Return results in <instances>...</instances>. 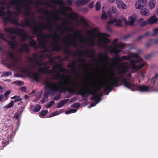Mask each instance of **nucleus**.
Masks as SVG:
<instances>
[{
    "mask_svg": "<svg viewBox=\"0 0 158 158\" xmlns=\"http://www.w3.org/2000/svg\"><path fill=\"white\" fill-rule=\"evenodd\" d=\"M110 81L107 82L106 85H103L104 91L107 95L112 90L113 86L118 87L122 85H123L125 87L132 91L139 90L143 92L149 91V86L134 84L130 81L127 80V78H123L121 76L115 77L112 79L110 80Z\"/></svg>",
    "mask_w": 158,
    "mask_h": 158,
    "instance_id": "obj_1",
    "label": "nucleus"
},
{
    "mask_svg": "<svg viewBox=\"0 0 158 158\" xmlns=\"http://www.w3.org/2000/svg\"><path fill=\"white\" fill-rule=\"evenodd\" d=\"M51 17V16H50L47 18V23L46 25H44L43 24L36 25L33 28L32 30L33 34L38 35L37 41L40 45L47 52H48L46 46L48 41L45 39L44 34L42 33L41 31L45 29L49 31H51L52 30L51 28L52 25Z\"/></svg>",
    "mask_w": 158,
    "mask_h": 158,
    "instance_id": "obj_2",
    "label": "nucleus"
},
{
    "mask_svg": "<svg viewBox=\"0 0 158 158\" xmlns=\"http://www.w3.org/2000/svg\"><path fill=\"white\" fill-rule=\"evenodd\" d=\"M4 31L10 34L14 33L17 34L20 37V41L22 43L26 41L29 37V34L26 31H24L23 29L18 27L16 29L11 27L5 29Z\"/></svg>",
    "mask_w": 158,
    "mask_h": 158,
    "instance_id": "obj_3",
    "label": "nucleus"
},
{
    "mask_svg": "<svg viewBox=\"0 0 158 158\" xmlns=\"http://www.w3.org/2000/svg\"><path fill=\"white\" fill-rule=\"evenodd\" d=\"M106 84H102L101 86H98L95 89H91L89 87L88 89L82 88L79 89L76 93V94L77 95H80L82 97H84L86 95V97L89 95H99L97 94L98 91H100L102 89V87L104 88L103 85Z\"/></svg>",
    "mask_w": 158,
    "mask_h": 158,
    "instance_id": "obj_4",
    "label": "nucleus"
},
{
    "mask_svg": "<svg viewBox=\"0 0 158 158\" xmlns=\"http://www.w3.org/2000/svg\"><path fill=\"white\" fill-rule=\"evenodd\" d=\"M45 39L52 38L53 40V42L52 44V48L54 51H58L61 50V46L59 42L60 39V36L56 32L53 34V36L51 34H44Z\"/></svg>",
    "mask_w": 158,
    "mask_h": 158,
    "instance_id": "obj_5",
    "label": "nucleus"
},
{
    "mask_svg": "<svg viewBox=\"0 0 158 158\" xmlns=\"http://www.w3.org/2000/svg\"><path fill=\"white\" fill-rule=\"evenodd\" d=\"M45 85L47 88V89L45 91L43 95V97L45 98H47L48 97L51 93L50 91L54 93L57 92L58 90L57 85L55 83L47 81Z\"/></svg>",
    "mask_w": 158,
    "mask_h": 158,
    "instance_id": "obj_6",
    "label": "nucleus"
},
{
    "mask_svg": "<svg viewBox=\"0 0 158 158\" xmlns=\"http://www.w3.org/2000/svg\"><path fill=\"white\" fill-rule=\"evenodd\" d=\"M31 17L25 18L21 22L23 21L21 24V26L23 27H31L32 25H35V26L37 25L35 23V19L34 17L32 18V20H31Z\"/></svg>",
    "mask_w": 158,
    "mask_h": 158,
    "instance_id": "obj_7",
    "label": "nucleus"
},
{
    "mask_svg": "<svg viewBox=\"0 0 158 158\" xmlns=\"http://www.w3.org/2000/svg\"><path fill=\"white\" fill-rule=\"evenodd\" d=\"M142 60V59H140L139 60H130V62L131 64L130 66L131 69L136 71H138L140 70L141 69L144 67L145 64L144 63H142L137 65H136L135 64V63H139Z\"/></svg>",
    "mask_w": 158,
    "mask_h": 158,
    "instance_id": "obj_8",
    "label": "nucleus"
},
{
    "mask_svg": "<svg viewBox=\"0 0 158 158\" xmlns=\"http://www.w3.org/2000/svg\"><path fill=\"white\" fill-rule=\"evenodd\" d=\"M59 83L61 85L66 86V90L68 92L70 93H74V92L75 91V89L76 88L79 87V86L77 85V83L75 82L72 83L71 85L72 87L74 88V89H70L68 86V85L70 84V83L67 81H65L64 82L60 81L59 82Z\"/></svg>",
    "mask_w": 158,
    "mask_h": 158,
    "instance_id": "obj_9",
    "label": "nucleus"
},
{
    "mask_svg": "<svg viewBox=\"0 0 158 158\" xmlns=\"http://www.w3.org/2000/svg\"><path fill=\"white\" fill-rule=\"evenodd\" d=\"M36 2L37 4V5L36 6L35 8L38 9L37 12L40 13V14L44 15H48L52 13V11H49L47 9H44L38 5V4H42L40 1L37 0Z\"/></svg>",
    "mask_w": 158,
    "mask_h": 158,
    "instance_id": "obj_10",
    "label": "nucleus"
},
{
    "mask_svg": "<svg viewBox=\"0 0 158 158\" xmlns=\"http://www.w3.org/2000/svg\"><path fill=\"white\" fill-rule=\"evenodd\" d=\"M57 68H59L60 71L63 73L67 72V71L69 70V69H64L60 64H56L52 67V69L49 70V73L52 74L58 72Z\"/></svg>",
    "mask_w": 158,
    "mask_h": 158,
    "instance_id": "obj_11",
    "label": "nucleus"
},
{
    "mask_svg": "<svg viewBox=\"0 0 158 158\" xmlns=\"http://www.w3.org/2000/svg\"><path fill=\"white\" fill-rule=\"evenodd\" d=\"M137 18V15L136 14L133 13L131 16L129 17V21H127L126 19H125L124 23L127 25L133 26Z\"/></svg>",
    "mask_w": 158,
    "mask_h": 158,
    "instance_id": "obj_12",
    "label": "nucleus"
},
{
    "mask_svg": "<svg viewBox=\"0 0 158 158\" xmlns=\"http://www.w3.org/2000/svg\"><path fill=\"white\" fill-rule=\"evenodd\" d=\"M94 53V51L93 49H92L89 52L87 51H77L76 52V53L79 56H81L82 55H87L89 58L93 59L95 57Z\"/></svg>",
    "mask_w": 158,
    "mask_h": 158,
    "instance_id": "obj_13",
    "label": "nucleus"
},
{
    "mask_svg": "<svg viewBox=\"0 0 158 158\" xmlns=\"http://www.w3.org/2000/svg\"><path fill=\"white\" fill-rule=\"evenodd\" d=\"M128 63L127 62H125L122 64L118 67L119 69L120 70L118 72V74H122L124 75L128 70L129 69V67L128 65Z\"/></svg>",
    "mask_w": 158,
    "mask_h": 158,
    "instance_id": "obj_14",
    "label": "nucleus"
},
{
    "mask_svg": "<svg viewBox=\"0 0 158 158\" xmlns=\"http://www.w3.org/2000/svg\"><path fill=\"white\" fill-rule=\"evenodd\" d=\"M3 20L5 23H6L7 21H8L17 26H21V24H20L19 23L18 19H13L10 17L7 16L3 18Z\"/></svg>",
    "mask_w": 158,
    "mask_h": 158,
    "instance_id": "obj_15",
    "label": "nucleus"
},
{
    "mask_svg": "<svg viewBox=\"0 0 158 158\" xmlns=\"http://www.w3.org/2000/svg\"><path fill=\"white\" fill-rule=\"evenodd\" d=\"M102 95V93H100L99 94V95H93L90 98L91 100H94L96 102L94 103H91L90 104V107H93L98 104L100 101L101 100V97Z\"/></svg>",
    "mask_w": 158,
    "mask_h": 158,
    "instance_id": "obj_16",
    "label": "nucleus"
},
{
    "mask_svg": "<svg viewBox=\"0 0 158 158\" xmlns=\"http://www.w3.org/2000/svg\"><path fill=\"white\" fill-rule=\"evenodd\" d=\"M114 23H116L115 26L117 27H119L122 26V21L121 19H119L114 18L111 20L107 22L108 24H112Z\"/></svg>",
    "mask_w": 158,
    "mask_h": 158,
    "instance_id": "obj_17",
    "label": "nucleus"
},
{
    "mask_svg": "<svg viewBox=\"0 0 158 158\" xmlns=\"http://www.w3.org/2000/svg\"><path fill=\"white\" fill-rule=\"evenodd\" d=\"M146 3V0H139L135 4V6L137 9H141L145 6Z\"/></svg>",
    "mask_w": 158,
    "mask_h": 158,
    "instance_id": "obj_18",
    "label": "nucleus"
},
{
    "mask_svg": "<svg viewBox=\"0 0 158 158\" xmlns=\"http://www.w3.org/2000/svg\"><path fill=\"white\" fill-rule=\"evenodd\" d=\"M117 47H116L115 45L114 47V48L112 49L111 52L115 54V59L118 61H121V59L120 57H119V56L118 53L120 52L121 51L118 50L116 48Z\"/></svg>",
    "mask_w": 158,
    "mask_h": 158,
    "instance_id": "obj_19",
    "label": "nucleus"
},
{
    "mask_svg": "<svg viewBox=\"0 0 158 158\" xmlns=\"http://www.w3.org/2000/svg\"><path fill=\"white\" fill-rule=\"evenodd\" d=\"M100 34L101 37L103 38V41L104 43H109L110 42V39L106 37H110V35L105 33H100Z\"/></svg>",
    "mask_w": 158,
    "mask_h": 158,
    "instance_id": "obj_20",
    "label": "nucleus"
},
{
    "mask_svg": "<svg viewBox=\"0 0 158 158\" xmlns=\"http://www.w3.org/2000/svg\"><path fill=\"white\" fill-rule=\"evenodd\" d=\"M158 21V18L155 15L152 16L148 20V24L151 25L156 23Z\"/></svg>",
    "mask_w": 158,
    "mask_h": 158,
    "instance_id": "obj_21",
    "label": "nucleus"
},
{
    "mask_svg": "<svg viewBox=\"0 0 158 158\" xmlns=\"http://www.w3.org/2000/svg\"><path fill=\"white\" fill-rule=\"evenodd\" d=\"M56 73H57L56 74L52 75V76L53 77V78H52V79L56 80L58 78L62 77V76L66 77L68 79L70 78V75H61L58 71Z\"/></svg>",
    "mask_w": 158,
    "mask_h": 158,
    "instance_id": "obj_22",
    "label": "nucleus"
},
{
    "mask_svg": "<svg viewBox=\"0 0 158 158\" xmlns=\"http://www.w3.org/2000/svg\"><path fill=\"white\" fill-rule=\"evenodd\" d=\"M76 63L75 61H73V62L69 63L67 66L68 67L72 69V71L75 73L77 72L76 68Z\"/></svg>",
    "mask_w": 158,
    "mask_h": 158,
    "instance_id": "obj_23",
    "label": "nucleus"
},
{
    "mask_svg": "<svg viewBox=\"0 0 158 158\" xmlns=\"http://www.w3.org/2000/svg\"><path fill=\"white\" fill-rule=\"evenodd\" d=\"M89 1V0H77L75 3L77 6H81L86 5Z\"/></svg>",
    "mask_w": 158,
    "mask_h": 158,
    "instance_id": "obj_24",
    "label": "nucleus"
},
{
    "mask_svg": "<svg viewBox=\"0 0 158 158\" xmlns=\"http://www.w3.org/2000/svg\"><path fill=\"white\" fill-rule=\"evenodd\" d=\"M31 76V78L36 81H39V76L40 74L36 73H30Z\"/></svg>",
    "mask_w": 158,
    "mask_h": 158,
    "instance_id": "obj_25",
    "label": "nucleus"
},
{
    "mask_svg": "<svg viewBox=\"0 0 158 158\" xmlns=\"http://www.w3.org/2000/svg\"><path fill=\"white\" fill-rule=\"evenodd\" d=\"M50 66L48 65L42 67L39 69V71L43 73H45L46 72L49 73V70H50Z\"/></svg>",
    "mask_w": 158,
    "mask_h": 158,
    "instance_id": "obj_26",
    "label": "nucleus"
},
{
    "mask_svg": "<svg viewBox=\"0 0 158 158\" xmlns=\"http://www.w3.org/2000/svg\"><path fill=\"white\" fill-rule=\"evenodd\" d=\"M116 3L118 6L123 9H125L126 6L121 0H117Z\"/></svg>",
    "mask_w": 158,
    "mask_h": 158,
    "instance_id": "obj_27",
    "label": "nucleus"
},
{
    "mask_svg": "<svg viewBox=\"0 0 158 158\" xmlns=\"http://www.w3.org/2000/svg\"><path fill=\"white\" fill-rule=\"evenodd\" d=\"M84 38H85V37L81 38L80 39V40L83 41L84 43L85 44H87L88 45H90V46H93L94 45V40L93 39H92L91 40L89 41V43L87 42V41L86 40H84V39H83Z\"/></svg>",
    "mask_w": 158,
    "mask_h": 158,
    "instance_id": "obj_28",
    "label": "nucleus"
},
{
    "mask_svg": "<svg viewBox=\"0 0 158 158\" xmlns=\"http://www.w3.org/2000/svg\"><path fill=\"white\" fill-rule=\"evenodd\" d=\"M63 44L67 46H72L74 47H76L77 44L76 42L74 40H72L70 43L69 42H66L65 41L63 42Z\"/></svg>",
    "mask_w": 158,
    "mask_h": 158,
    "instance_id": "obj_29",
    "label": "nucleus"
},
{
    "mask_svg": "<svg viewBox=\"0 0 158 158\" xmlns=\"http://www.w3.org/2000/svg\"><path fill=\"white\" fill-rule=\"evenodd\" d=\"M17 3H16L15 5H13V6H15V10H17L19 12H21V8L20 7V3L19 2V1L21 2H22L20 0H17Z\"/></svg>",
    "mask_w": 158,
    "mask_h": 158,
    "instance_id": "obj_30",
    "label": "nucleus"
},
{
    "mask_svg": "<svg viewBox=\"0 0 158 158\" xmlns=\"http://www.w3.org/2000/svg\"><path fill=\"white\" fill-rule=\"evenodd\" d=\"M8 43L10 45V48L12 49H15L17 46V42L16 41H8Z\"/></svg>",
    "mask_w": 158,
    "mask_h": 158,
    "instance_id": "obj_31",
    "label": "nucleus"
},
{
    "mask_svg": "<svg viewBox=\"0 0 158 158\" xmlns=\"http://www.w3.org/2000/svg\"><path fill=\"white\" fill-rule=\"evenodd\" d=\"M69 100V99H65L60 101V102L58 103L57 107L60 108L62 107L64 105L67 103L68 102Z\"/></svg>",
    "mask_w": 158,
    "mask_h": 158,
    "instance_id": "obj_32",
    "label": "nucleus"
},
{
    "mask_svg": "<svg viewBox=\"0 0 158 158\" xmlns=\"http://www.w3.org/2000/svg\"><path fill=\"white\" fill-rule=\"evenodd\" d=\"M140 13L142 15L146 16H148L149 14L148 10L145 8L141 9Z\"/></svg>",
    "mask_w": 158,
    "mask_h": 158,
    "instance_id": "obj_33",
    "label": "nucleus"
},
{
    "mask_svg": "<svg viewBox=\"0 0 158 158\" xmlns=\"http://www.w3.org/2000/svg\"><path fill=\"white\" fill-rule=\"evenodd\" d=\"M68 16L69 19H74V18L77 19L78 18L79 16V15L78 14L74 12L72 13L69 15H68Z\"/></svg>",
    "mask_w": 158,
    "mask_h": 158,
    "instance_id": "obj_34",
    "label": "nucleus"
},
{
    "mask_svg": "<svg viewBox=\"0 0 158 158\" xmlns=\"http://www.w3.org/2000/svg\"><path fill=\"white\" fill-rule=\"evenodd\" d=\"M156 4V2L154 0H151L149 3L150 9H152L154 8Z\"/></svg>",
    "mask_w": 158,
    "mask_h": 158,
    "instance_id": "obj_35",
    "label": "nucleus"
},
{
    "mask_svg": "<svg viewBox=\"0 0 158 158\" xmlns=\"http://www.w3.org/2000/svg\"><path fill=\"white\" fill-rule=\"evenodd\" d=\"M6 7L4 6H0V16H4L6 15V13L4 11Z\"/></svg>",
    "mask_w": 158,
    "mask_h": 158,
    "instance_id": "obj_36",
    "label": "nucleus"
},
{
    "mask_svg": "<svg viewBox=\"0 0 158 158\" xmlns=\"http://www.w3.org/2000/svg\"><path fill=\"white\" fill-rule=\"evenodd\" d=\"M37 54L36 53L34 54L33 56V58H32L30 57H28V60L32 63H35L37 59Z\"/></svg>",
    "mask_w": 158,
    "mask_h": 158,
    "instance_id": "obj_37",
    "label": "nucleus"
},
{
    "mask_svg": "<svg viewBox=\"0 0 158 158\" xmlns=\"http://www.w3.org/2000/svg\"><path fill=\"white\" fill-rule=\"evenodd\" d=\"M36 44V41L34 39H32L29 43V45L35 48H37Z\"/></svg>",
    "mask_w": 158,
    "mask_h": 158,
    "instance_id": "obj_38",
    "label": "nucleus"
},
{
    "mask_svg": "<svg viewBox=\"0 0 158 158\" xmlns=\"http://www.w3.org/2000/svg\"><path fill=\"white\" fill-rule=\"evenodd\" d=\"M41 107L40 105L37 104L34 106V111L35 112H38L40 110Z\"/></svg>",
    "mask_w": 158,
    "mask_h": 158,
    "instance_id": "obj_39",
    "label": "nucleus"
},
{
    "mask_svg": "<svg viewBox=\"0 0 158 158\" xmlns=\"http://www.w3.org/2000/svg\"><path fill=\"white\" fill-rule=\"evenodd\" d=\"M77 111V110L73 109H69L67 110L65 112L66 114H69L71 113H74Z\"/></svg>",
    "mask_w": 158,
    "mask_h": 158,
    "instance_id": "obj_40",
    "label": "nucleus"
},
{
    "mask_svg": "<svg viewBox=\"0 0 158 158\" xmlns=\"http://www.w3.org/2000/svg\"><path fill=\"white\" fill-rule=\"evenodd\" d=\"M149 35V32H146L144 34L140 35L137 39V41H139L142 39L144 38L145 36Z\"/></svg>",
    "mask_w": 158,
    "mask_h": 158,
    "instance_id": "obj_41",
    "label": "nucleus"
},
{
    "mask_svg": "<svg viewBox=\"0 0 158 158\" xmlns=\"http://www.w3.org/2000/svg\"><path fill=\"white\" fill-rule=\"evenodd\" d=\"M131 58H139V54L138 53H132L130 54Z\"/></svg>",
    "mask_w": 158,
    "mask_h": 158,
    "instance_id": "obj_42",
    "label": "nucleus"
},
{
    "mask_svg": "<svg viewBox=\"0 0 158 158\" xmlns=\"http://www.w3.org/2000/svg\"><path fill=\"white\" fill-rule=\"evenodd\" d=\"M22 47L23 48H24V51H26L27 52H29L30 50L29 49L28 47L27 44H24L23 45Z\"/></svg>",
    "mask_w": 158,
    "mask_h": 158,
    "instance_id": "obj_43",
    "label": "nucleus"
},
{
    "mask_svg": "<svg viewBox=\"0 0 158 158\" xmlns=\"http://www.w3.org/2000/svg\"><path fill=\"white\" fill-rule=\"evenodd\" d=\"M116 47H118L120 48H123V49L125 48L126 44L124 43H119L118 44H115Z\"/></svg>",
    "mask_w": 158,
    "mask_h": 158,
    "instance_id": "obj_44",
    "label": "nucleus"
},
{
    "mask_svg": "<svg viewBox=\"0 0 158 158\" xmlns=\"http://www.w3.org/2000/svg\"><path fill=\"white\" fill-rule=\"evenodd\" d=\"M48 112V110H42L40 114V116L41 117H44L45 116Z\"/></svg>",
    "mask_w": 158,
    "mask_h": 158,
    "instance_id": "obj_45",
    "label": "nucleus"
},
{
    "mask_svg": "<svg viewBox=\"0 0 158 158\" xmlns=\"http://www.w3.org/2000/svg\"><path fill=\"white\" fill-rule=\"evenodd\" d=\"M101 3L99 2H97L95 5L96 9L97 11H99L101 9Z\"/></svg>",
    "mask_w": 158,
    "mask_h": 158,
    "instance_id": "obj_46",
    "label": "nucleus"
},
{
    "mask_svg": "<svg viewBox=\"0 0 158 158\" xmlns=\"http://www.w3.org/2000/svg\"><path fill=\"white\" fill-rule=\"evenodd\" d=\"M14 102L13 101H11L9 104L5 106L4 107L9 108L12 107L14 106Z\"/></svg>",
    "mask_w": 158,
    "mask_h": 158,
    "instance_id": "obj_47",
    "label": "nucleus"
},
{
    "mask_svg": "<svg viewBox=\"0 0 158 158\" xmlns=\"http://www.w3.org/2000/svg\"><path fill=\"white\" fill-rule=\"evenodd\" d=\"M55 102L54 101H50L49 103L46 105V107L47 108H50L51 106H52L55 103Z\"/></svg>",
    "mask_w": 158,
    "mask_h": 158,
    "instance_id": "obj_48",
    "label": "nucleus"
},
{
    "mask_svg": "<svg viewBox=\"0 0 158 158\" xmlns=\"http://www.w3.org/2000/svg\"><path fill=\"white\" fill-rule=\"evenodd\" d=\"M81 22L84 25H87V23L86 21L85 20V18L83 16H81L80 18Z\"/></svg>",
    "mask_w": 158,
    "mask_h": 158,
    "instance_id": "obj_49",
    "label": "nucleus"
},
{
    "mask_svg": "<svg viewBox=\"0 0 158 158\" xmlns=\"http://www.w3.org/2000/svg\"><path fill=\"white\" fill-rule=\"evenodd\" d=\"M131 58L130 55L129 56H122L121 58V60H128Z\"/></svg>",
    "mask_w": 158,
    "mask_h": 158,
    "instance_id": "obj_50",
    "label": "nucleus"
},
{
    "mask_svg": "<svg viewBox=\"0 0 158 158\" xmlns=\"http://www.w3.org/2000/svg\"><path fill=\"white\" fill-rule=\"evenodd\" d=\"M12 75V73L10 72H6L3 73L2 75V77L9 76Z\"/></svg>",
    "mask_w": 158,
    "mask_h": 158,
    "instance_id": "obj_51",
    "label": "nucleus"
},
{
    "mask_svg": "<svg viewBox=\"0 0 158 158\" xmlns=\"http://www.w3.org/2000/svg\"><path fill=\"white\" fill-rule=\"evenodd\" d=\"M80 106V104L79 103H74L71 106L72 108H78Z\"/></svg>",
    "mask_w": 158,
    "mask_h": 158,
    "instance_id": "obj_52",
    "label": "nucleus"
},
{
    "mask_svg": "<svg viewBox=\"0 0 158 158\" xmlns=\"http://www.w3.org/2000/svg\"><path fill=\"white\" fill-rule=\"evenodd\" d=\"M53 18L54 20L56 22L57 21L58 19H61L58 14L55 15V16L53 17Z\"/></svg>",
    "mask_w": 158,
    "mask_h": 158,
    "instance_id": "obj_53",
    "label": "nucleus"
},
{
    "mask_svg": "<svg viewBox=\"0 0 158 158\" xmlns=\"http://www.w3.org/2000/svg\"><path fill=\"white\" fill-rule=\"evenodd\" d=\"M76 61L79 63H84L85 62V60L82 58L77 59Z\"/></svg>",
    "mask_w": 158,
    "mask_h": 158,
    "instance_id": "obj_54",
    "label": "nucleus"
},
{
    "mask_svg": "<svg viewBox=\"0 0 158 158\" xmlns=\"http://www.w3.org/2000/svg\"><path fill=\"white\" fill-rule=\"evenodd\" d=\"M100 58H103L104 56L106 59H109V57L107 56V53H104L103 54H100L99 55Z\"/></svg>",
    "mask_w": 158,
    "mask_h": 158,
    "instance_id": "obj_55",
    "label": "nucleus"
},
{
    "mask_svg": "<svg viewBox=\"0 0 158 158\" xmlns=\"http://www.w3.org/2000/svg\"><path fill=\"white\" fill-rule=\"evenodd\" d=\"M64 52L65 53L69 55H70L71 53L68 48H65L64 50Z\"/></svg>",
    "mask_w": 158,
    "mask_h": 158,
    "instance_id": "obj_56",
    "label": "nucleus"
},
{
    "mask_svg": "<svg viewBox=\"0 0 158 158\" xmlns=\"http://www.w3.org/2000/svg\"><path fill=\"white\" fill-rule=\"evenodd\" d=\"M14 13H15L14 12L11 10H9V9H8V10L7 11V13L8 15V16L10 17Z\"/></svg>",
    "mask_w": 158,
    "mask_h": 158,
    "instance_id": "obj_57",
    "label": "nucleus"
},
{
    "mask_svg": "<svg viewBox=\"0 0 158 158\" xmlns=\"http://www.w3.org/2000/svg\"><path fill=\"white\" fill-rule=\"evenodd\" d=\"M148 24V21H147L142 22V23L139 24V25L141 27H143Z\"/></svg>",
    "mask_w": 158,
    "mask_h": 158,
    "instance_id": "obj_58",
    "label": "nucleus"
},
{
    "mask_svg": "<svg viewBox=\"0 0 158 158\" xmlns=\"http://www.w3.org/2000/svg\"><path fill=\"white\" fill-rule=\"evenodd\" d=\"M37 65H39L40 66H43V62L41 61H40L37 60L35 62Z\"/></svg>",
    "mask_w": 158,
    "mask_h": 158,
    "instance_id": "obj_59",
    "label": "nucleus"
},
{
    "mask_svg": "<svg viewBox=\"0 0 158 158\" xmlns=\"http://www.w3.org/2000/svg\"><path fill=\"white\" fill-rule=\"evenodd\" d=\"M97 31V29L96 28H93L92 30H91L89 31V33L91 35L93 36L94 35V32H96Z\"/></svg>",
    "mask_w": 158,
    "mask_h": 158,
    "instance_id": "obj_60",
    "label": "nucleus"
},
{
    "mask_svg": "<svg viewBox=\"0 0 158 158\" xmlns=\"http://www.w3.org/2000/svg\"><path fill=\"white\" fill-rule=\"evenodd\" d=\"M107 18V16L105 13H103L102 15H101V18L102 19L105 20Z\"/></svg>",
    "mask_w": 158,
    "mask_h": 158,
    "instance_id": "obj_61",
    "label": "nucleus"
},
{
    "mask_svg": "<svg viewBox=\"0 0 158 158\" xmlns=\"http://www.w3.org/2000/svg\"><path fill=\"white\" fill-rule=\"evenodd\" d=\"M131 36V34L126 35L123 37V39L124 40H127L130 38Z\"/></svg>",
    "mask_w": 158,
    "mask_h": 158,
    "instance_id": "obj_62",
    "label": "nucleus"
},
{
    "mask_svg": "<svg viewBox=\"0 0 158 158\" xmlns=\"http://www.w3.org/2000/svg\"><path fill=\"white\" fill-rule=\"evenodd\" d=\"M59 114V112L58 111L56 112L52 113H51L49 115V117H51L53 116H56L57 115H58Z\"/></svg>",
    "mask_w": 158,
    "mask_h": 158,
    "instance_id": "obj_63",
    "label": "nucleus"
},
{
    "mask_svg": "<svg viewBox=\"0 0 158 158\" xmlns=\"http://www.w3.org/2000/svg\"><path fill=\"white\" fill-rule=\"evenodd\" d=\"M152 44H157L158 43V40L157 39H150Z\"/></svg>",
    "mask_w": 158,
    "mask_h": 158,
    "instance_id": "obj_64",
    "label": "nucleus"
}]
</instances>
